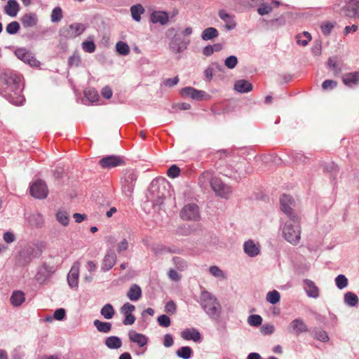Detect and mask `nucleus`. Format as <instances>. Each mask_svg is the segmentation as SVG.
<instances>
[{"mask_svg":"<svg viewBox=\"0 0 359 359\" xmlns=\"http://www.w3.org/2000/svg\"><path fill=\"white\" fill-rule=\"evenodd\" d=\"M20 77L14 73H4L0 76V87L4 90V95L15 105L22 104L25 100L21 95Z\"/></svg>","mask_w":359,"mask_h":359,"instance_id":"nucleus-1","label":"nucleus"},{"mask_svg":"<svg viewBox=\"0 0 359 359\" xmlns=\"http://www.w3.org/2000/svg\"><path fill=\"white\" fill-rule=\"evenodd\" d=\"M200 304L205 313L214 320L221 316L222 306L216 297L207 290H203L200 295Z\"/></svg>","mask_w":359,"mask_h":359,"instance_id":"nucleus-2","label":"nucleus"},{"mask_svg":"<svg viewBox=\"0 0 359 359\" xmlns=\"http://www.w3.org/2000/svg\"><path fill=\"white\" fill-rule=\"evenodd\" d=\"M46 248V244L42 241H37L25 247L19 253L18 262L20 266L28 265L33 259L39 257Z\"/></svg>","mask_w":359,"mask_h":359,"instance_id":"nucleus-3","label":"nucleus"},{"mask_svg":"<svg viewBox=\"0 0 359 359\" xmlns=\"http://www.w3.org/2000/svg\"><path fill=\"white\" fill-rule=\"evenodd\" d=\"M283 233L285 239L290 243L296 245L299 243L301 238V229L297 221V217L294 221L290 219L285 224L283 229Z\"/></svg>","mask_w":359,"mask_h":359,"instance_id":"nucleus-4","label":"nucleus"},{"mask_svg":"<svg viewBox=\"0 0 359 359\" xmlns=\"http://www.w3.org/2000/svg\"><path fill=\"white\" fill-rule=\"evenodd\" d=\"M210 186L215 194L223 198H229L232 193V188L218 177H215L210 181Z\"/></svg>","mask_w":359,"mask_h":359,"instance_id":"nucleus-5","label":"nucleus"},{"mask_svg":"<svg viewBox=\"0 0 359 359\" xmlns=\"http://www.w3.org/2000/svg\"><path fill=\"white\" fill-rule=\"evenodd\" d=\"M137 178V175L133 170L126 172L121 178L122 191L127 196L133 194Z\"/></svg>","mask_w":359,"mask_h":359,"instance_id":"nucleus-6","label":"nucleus"},{"mask_svg":"<svg viewBox=\"0 0 359 359\" xmlns=\"http://www.w3.org/2000/svg\"><path fill=\"white\" fill-rule=\"evenodd\" d=\"M189 43V39L175 34L169 43V49L175 54L180 53L187 48Z\"/></svg>","mask_w":359,"mask_h":359,"instance_id":"nucleus-7","label":"nucleus"},{"mask_svg":"<svg viewBox=\"0 0 359 359\" xmlns=\"http://www.w3.org/2000/svg\"><path fill=\"white\" fill-rule=\"evenodd\" d=\"M180 215L183 220L198 221L200 219L199 208L195 203L187 204L182 208Z\"/></svg>","mask_w":359,"mask_h":359,"instance_id":"nucleus-8","label":"nucleus"},{"mask_svg":"<svg viewBox=\"0 0 359 359\" xmlns=\"http://www.w3.org/2000/svg\"><path fill=\"white\" fill-rule=\"evenodd\" d=\"M30 194L36 198H46L48 194V189L46 182L41 180H38L34 182L30 187Z\"/></svg>","mask_w":359,"mask_h":359,"instance_id":"nucleus-9","label":"nucleus"},{"mask_svg":"<svg viewBox=\"0 0 359 359\" xmlns=\"http://www.w3.org/2000/svg\"><path fill=\"white\" fill-rule=\"evenodd\" d=\"M280 209L292 221L297 217L293 212L292 207L294 205V201L290 195L283 194L280 198Z\"/></svg>","mask_w":359,"mask_h":359,"instance_id":"nucleus-10","label":"nucleus"},{"mask_svg":"<svg viewBox=\"0 0 359 359\" xmlns=\"http://www.w3.org/2000/svg\"><path fill=\"white\" fill-rule=\"evenodd\" d=\"M86 29V26L83 23H73L67 27H64L61 30V34L67 38H75L80 36Z\"/></svg>","mask_w":359,"mask_h":359,"instance_id":"nucleus-11","label":"nucleus"},{"mask_svg":"<svg viewBox=\"0 0 359 359\" xmlns=\"http://www.w3.org/2000/svg\"><path fill=\"white\" fill-rule=\"evenodd\" d=\"M340 13L348 18H359V0H347Z\"/></svg>","mask_w":359,"mask_h":359,"instance_id":"nucleus-12","label":"nucleus"},{"mask_svg":"<svg viewBox=\"0 0 359 359\" xmlns=\"http://www.w3.org/2000/svg\"><path fill=\"white\" fill-rule=\"evenodd\" d=\"M99 164L103 168L110 169L123 165L124 161L120 156L111 155L101 158L99 161Z\"/></svg>","mask_w":359,"mask_h":359,"instance_id":"nucleus-13","label":"nucleus"},{"mask_svg":"<svg viewBox=\"0 0 359 359\" xmlns=\"http://www.w3.org/2000/svg\"><path fill=\"white\" fill-rule=\"evenodd\" d=\"M79 270H80V263L78 261L75 262L73 264V265L67 275L68 285L72 288H77L78 287Z\"/></svg>","mask_w":359,"mask_h":359,"instance_id":"nucleus-14","label":"nucleus"},{"mask_svg":"<svg viewBox=\"0 0 359 359\" xmlns=\"http://www.w3.org/2000/svg\"><path fill=\"white\" fill-rule=\"evenodd\" d=\"M288 330L290 332L294 333L297 336L301 333L309 331L307 325L302 318H295L292 320L288 326Z\"/></svg>","mask_w":359,"mask_h":359,"instance_id":"nucleus-15","label":"nucleus"},{"mask_svg":"<svg viewBox=\"0 0 359 359\" xmlns=\"http://www.w3.org/2000/svg\"><path fill=\"white\" fill-rule=\"evenodd\" d=\"M18 58L29 64L32 67H39L40 62L34 58L30 53L25 48H18L15 52Z\"/></svg>","mask_w":359,"mask_h":359,"instance_id":"nucleus-16","label":"nucleus"},{"mask_svg":"<svg viewBox=\"0 0 359 359\" xmlns=\"http://www.w3.org/2000/svg\"><path fill=\"white\" fill-rule=\"evenodd\" d=\"M180 93L182 96L189 97L195 100H202L207 95L205 91L192 87L183 88Z\"/></svg>","mask_w":359,"mask_h":359,"instance_id":"nucleus-17","label":"nucleus"},{"mask_svg":"<svg viewBox=\"0 0 359 359\" xmlns=\"http://www.w3.org/2000/svg\"><path fill=\"white\" fill-rule=\"evenodd\" d=\"M53 273V268L48 266L46 263H43L38 269L35 276L36 280L39 283H44Z\"/></svg>","mask_w":359,"mask_h":359,"instance_id":"nucleus-18","label":"nucleus"},{"mask_svg":"<svg viewBox=\"0 0 359 359\" xmlns=\"http://www.w3.org/2000/svg\"><path fill=\"white\" fill-rule=\"evenodd\" d=\"M116 262V255L111 249L107 251L106 255L102 263V270L103 271H109Z\"/></svg>","mask_w":359,"mask_h":359,"instance_id":"nucleus-19","label":"nucleus"},{"mask_svg":"<svg viewBox=\"0 0 359 359\" xmlns=\"http://www.w3.org/2000/svg\"><path fill=\"white\" fill-rule=\"evenodd\" d=\"M20 22L24 28H31L38 24L39 19L36 13L29 12L21 16Z\"/></svg>","mask_w":359,"mask_h":359,"instance_id":"nucleus-20","label":"nucleus"},{"mask_svg":"<svg viewBox=\"0 0 359 359\" xmlns=\"http://www.w3.org/2000/svg\"><path fill=\"white\" fill-rule=\"evenodd\" d=\"M128 337L132 342L136 343L140 348L145 346L148 343V338L145 335L134 330L128 332Z\"/></svg>","mask_w":359,"mask_h":359,"instance_id":"nucleus-21","label":"nucleus"},{"mask_svg":"<svg viewBox=\"0 0 359 359\" xmlns=\"http://www.w3.org/2000/svg\"><path fill=\"white\" fill-rule=\"evenodd\" d=\"M343 83L348 87L352 88L359 84V72L346 73L342 76Z\"/></svg>","mask_w":359,"mask_h":359,"instance_id":"nucleus-22","label":"nucleus"},{"mask_svg":"<svg viewBox=\"0 0 359 359\" xmlns=\"http://www.w3.org/2000/svg\"><path fill=\"white\" fill-rule=\"evenodd\" d=\"M218 15L219 18L224 22L225 27L228 30H232L236 27V23L233 15L227 13L224 10L219 11Z\"/></svg>","mask_w":359,"mask_h":359,"instance_id":"nucleus-23","label":"nucleus"},{"mask_svg":"<svg viewBox=\"0 0 359 359\" xmlns=\"http://www.w3.org/2000/svg\"><path fill=\"white\" fill-rule=\"evenodd\" d=\"M20 11V5L16 0H8L4 6V12L10 17H15Z\"/></svg>","mask_w":359,"mask_h":359,"instance_id":"nucleus-24","label":"nucleus"},{"mask_svg":"<svg viewBox=\"0 0 359 359\" xmlns=\"http://www.w3.org/2000/svg\"><path fill=\"white\" fill-rule=\"evenodd\" d=\"M181 337L185 340H193L198 342L201 339L200 332L195 328H187L181 332Z\"/></svg>","mask_w":359,"mask_h":359,"instance_id":"nucleus-25","label":"nucleus"},{"mask_svg":"<svg viewBox=\"0 0 359 359\" xmlns=\"http://www.w3.org/2000/svg\"><path fill=\"white\" fill-rule=\"evenodd\" d=\"M304 290L309 297L317 298L319 296V290L313 281L309 279H305L304 280Z\"/></svg>","mask_w":359,"mask_h":359,"instance_id":"nucleus-26","label":"nucleus"},{"mask_svg":"<svg viewBox=\"0 0 359 359\" xmlns=\"http://www.w3.org/2000/svg\"><path fill=\"white\" fill-rule=\"evenodd\" d=\"M142 289L137 284H133L127 292V297L133 302L138 301L142 297Z\"/></svg>","mask_w":359,"mask_h":359,"instance_id":"nucleus-27","label":"nucleus"},{"mask_svg":"<svg viewBox=\"0 0 359 359\" xmlns=\"http://www.w3.org/2000/svg\"><path fill=\"white\" fill-rule=\"evenodd\" d=\"M244 252L250 257H255L259 255L260 250L253 241L249 240L243 245Z\"/></svg>","mask_w":359,"mask_h":359,"instance_id":"nucleus-28","label":"nucleus"},{"mask_svg":"<svg viewBox=\"0 0 359 359\" xmlns=\"http://www.w3.org/2000/svg\"><path fill=\"white\" fill-rule=\"evenodd\" d=\"M234 90L241 93H248L252 90V85L246 80H238L234 83Z\"/></svg>","mask_w":359,"mask_h":359,"instance_id":"nucleus-29","label":"nucleus"},{"mask_svg":"<svg viewBox=\"0 0 359 359\" xmlns=\"http://www.w3.org/2000/svg\"><path fill=\"white\" fill-rule=\"evenodd\" d=\"M25 300V293L20 290L13 291L10 298L11 303L13 306H20Z\"/></svg>","mask_w":359,"mask_h":359,"instance_id":"nucleus-30","label":"nucleus"},{"mask_svg":"<svg viewBox=\"0 0 359 359\" xmlns=\"http://www.w3.org/2000/svg\"><path fill=\"white\" fill-rule=\"evenodd\" d=\"M151 20L153 23L165 25L168 21V15L163 11H155L151 15Z\"/></svg>","mask_w":359,"mask_h":359,"instance_id":"nucleus-31","label":"nucleus"},{"mask_svg":"<svg viewBox=\"0 0 359 359\" xmlns=\"http://www.w3.org/2000/svg\"><path fill=\"white\" fill-rule=\"evenodd\" d=\"M104 344L110 349H118L121 347V339L116 336H110L105 339Z\"/></svg>","mask_w":359,"mask_h":359,"instance_id":"nucleus-32","label":"nucleus"},{"mask_svg":"<svg viewBox=\"0 0 359 359\" xmlns=\"http://www.w3.org/2000/svg\"><path fill=\"white\" fill-rule=\"evenodd\" d=\"M214 178L211 171H205L198 177V184L201 187L206 189L208 185L210 184V181Z\"/></svg>","mask_w":359,"mask_h":359,"instance_id":"nucleus-33","label":"nucleus"},{"mask_svg":"<svg viewBox=\"0 0 359 359\" xmlns=\"http://www.w3.org/2000/svg\"><path fill=\"white\" fill-rule=\"evenodd\" d=\"M27 219L32 226L40 227L43 224V216L39 213H33L27 217Z\"/></svg>","mask_w":359,"mask_h":359,"instance_id":"nucleus-34","label":"nucleus"},{"mask_svg":"<svg viewBox=\"0 0 359 359\" xmlns=\"http://www.w3.org/2000/svg\"><path fill=\"white\" fill-rule=\"evenodd\" d=\"M219 36V32L216 28L208 27L205 29L201 34V38L204 41L213 39Z\"/></svg>","mask_w":359,"mask_h":359,"instance_id":"nucleus-35","label":"nucleus"},{"mask_svg":"<svg viewBox=\"0 0 359 359\" xmlns=\"http://www.w3.org/2000/svg\"><path fill=\"white\" fill-rule=\"evenodd\" d=\"M130 13L133 20L140 22L141 20V15L144 13V8L141 4H135L130 7Z\"/></svg>","mask_w":359,"mask_h":359,"instance_id":"nucleus-36","label":"nucleus"},{"mask_svg":"<svg viewBox=\"0 0 359 359\" xmlns=\"http://www.w3.org/2000/svg\"><path fill=\"white\" fill-rule=\"evenodd\" d=\"M94 326L100 332L108 333L111 330V323L109 322H102L99 320H95L93 321Z\"/></svg>","mask_w":359,"mask_h":359,"instance_id":"nucleus-37","label":"nucleus"},{"mask_svg":"<svg viewBox=\"0 0 359 359\" xmlns=\"http://www.w3.org/2000/svg\"><path fill=\"white\" fill-rule=\"evenodd\" d=\"M311 335L313 338L323 341L327 342L329 341V337L327 332L321 329L313 328L311 331Z\"/></svg>","mask_w":359,"mask_h":359,"instance_id":"nucleus-38","label":"nucleus"},{"mask_svg":"<svg viewBox=\"0 0 359 359\" xmlns=\"http://www.w3.org/2000/svg\"><path fill=\"white\" fill-rule=\"evenodd\" d=\"M100 313L105 319L109 320L114 317L115 311L111 304H107L101 309Z\"/></svg>","mask_w":359,"mask_h":359,"instance_id":"nucleus-39","label":"nucleus"},{"mask_svg":"<svg viewBox=\"0 0 359 359\" xmlns=\"http://www.w3.org/2000/svg\"><path fill=\"white\" fill-rule=\"evenodd\" d=\"M327 66L334 72V75L339 74L342 70L336 57H330L327 60Z\"/></svg>","mask_w":359,"mask_h":359,"instance_id":"nucleus-40","label":"nucleus"},{"mask_svg":"<svg viewBox=\"0 0 359 359\" xmlns=\"http://www.w3.org/2000/svg\"><path fill=\"white\" fill-rule=\"evenodd\" d=\"M344 302L350 306H355L358 303V297L355 293L348 292L344 294Z\"/></svg>","mask_w":359,"mask_h":359,"instance_id":"nucleus-41","label":"nucleus"},{"mask_svg":"<svg viewBox=\"0 0 359 359\" xmlns=\"http://www.w3.org/2000/svg\"><path fill=\"white\" fill-rule=\"evenodd\" d=\"M177 355L182 359H189L192 354V349L189 346H182L177 352Z\"/></svg>","mask_w":359,"mask_h":359,"instance_id":"nucleus-42","label":"nucleus"},{"mask_svg":"<svg viewBox=\"0 0 359 359\" xmlns=\"http://www.w3.org/2000/svg\"><path fill=\"white\" fill-rule=\"evenodd\" d=\"M116 50L121 55H128L130 51L129 46L121 41L116 43Z\"/></svg>","mask_w":359,"mask_h":359,"instance_id":"nucleus-43","label":"nucleus"},{"mask_svg":"<svg viewBox=\"0 0 359 359\" xmlns=\"http://www.w3.org/2000/svg\"><path fill=\"white\" fill-rule=\"evenodd\" d=\"M323 169L325 172L330 174L331 177H335L338 172V166L334 162L326 163L323 165Z\"/></svg>","mask_w":359,"mask_h":359,"instance_id":"nucleus-44","label":"nucleus"},{"mask_svg":"<svg viewBox=\"0 0 359 359\" xmlns=\"http://www.w3.org/2000/svg\"><path fill=\"white\" fill-rule=\"evenodd\" d=\"M172 262L176 269L180 271H183L187 269L188 264L187 262L181 257H174L172 258Z\"/></svg>","mask_w":359,"mask_h":359,"instance_id":"nucleus-45","label":"nucleus"},{"mask_svg":"<svg viewBox=\"0 0 359 359\" xmlns=\"http://www.w3.org/2000/svg\"><path fill=\"white\" fill-rule=\"evenodd\" d=\"M84 94L85 97L91 102L97 101L100 97L97 91L94 88L86 89Z\"/></svg>","mask_w":359,"mask_h":359,"instance_id":"nucleus-46","label":"nucleus"},{"mask_svg":"<svg viewBox=\"0 0 359 359\" xmlns=\"http://www.w3.org/2000/svg\"><path fill=\"white\" fill-rule=\"evenodd\" d=\"M311 40V36L308 32H304L302 35L297 36V43L303 46H306Z\"/></svg>","mask_w":359,"mask_h":359,"instance_id":"nucleus-47","label":"nucleus"},{"mask_svg":"<svg viewBox=\"0 0 359 359\" xmlns=\"http://www.w3.org/2000/svg\"><path fill=\"white\" fill-rule=\"evenodd\" d=\"M280 295L277 290L269 292L266 294V300L271 304H276L280 302Z\"/></svg>","mask_w":359,"mask_h":359,"instance_id":"nucleus-48","label":"nucleus"},{"mask_svg":"<svg viewBox=\"0 0 359 359\" xmlns=\"http://www.w3.org/2000/svg\"><path fill=\"white\" fill-rule=\"evenodd\" d=\"M348 283L347 278L343 274L338 275L335 278L336 285L339 290H342L347 287Z\"/></svg>","mask_w":359,"mask_h":359,"instance_id":"nucleus-49","label":"nucleus"},{"mask_svg":"<svg viewBox=\"0 0 359 359\" xmlns=\"http://www.w3.org/2000/svg\"><path fill=\"white\" fill-rule=\"evenodd\" d=\"M20 29V26L18 22L13 21L7 25L6 31L9 34H15L18 32Z\"/></svg>","mask_w":359,"mask_h":359,"instance_id":"nucleus-50","label":"nucleus"},{"mask_svg":"<svg viewBox=\"0 0 359 359\" xmlns=\"http://www.w3.org/2000/svg\"><path fill=\"white\" fill-rule=\"evenodd\" d=\"M209 271L211 273V275L216 278H219L223 280L226 278L225 273L217 266H210L209 269Z\"/></svg>","mask_w":359,"mask_h":359,"instance_id":"nucleus-51","label":"nucleus"},{"mask_svg":"<svg viewBox=\"0 0 359 359\" xmlns=\"http://www.w3.org/2000/svg\"><path fill=\"white\" fill-rule=\"evenodd\" d=\"M62 11L60 7H55L51 13L50 18L53 22H58L62 19Z\"/></svg>","mask_w":359,"mask_h":359,"instance_id":"nucleus-52","label":"nucleus"},{"mask_svg":"<svg viewBox=\"0 0 359 359\" xmlns=\"http://www.w3.org/2000/svg\"><path fill=\"white\" fill-rule=\"evenodd\" d=\"M248 323L253 327H258L262 325V318L259 315H250L248 318Z\"/></svg>","mask_w":359,"mask_h":359,"instance_id":"nucleus-53","label":"nucleus"},{"mask_svg":"<svg viewBox=\"0 0 359 359\" xmlns=\"http://www.w3.org/2000/svg\"><path fill=\"white\" fill-rule=\"evenodd\" d=\"M275 331V327L271 323H264L260 327V332L264 335H271Z\"/></svg>","mask_w":359,"mask_h":359,"instance_id":"nucleus-54","label":"nucleus"},{"mask_svg":"<svg viewBox=\"0 0 359 359\" xmlns=\"http://www.w3.org/2000/svg\"><path fill=\"white\" fill-rule=\"evenodd\" d=\"M57 220L63 226H67L69 224L68 214L65 211H59L56 214Z\"/></svg>","mask_w":359,"mask_h":359,"instance_id":"nucleus-55","label":"nucleus"},{"mask_svg":"<svg viewBox=\"0 0 359 359\" xmlns=\"http://www.w3.org/2000/svg\"><path fill=\"white\" fill-rule=\"evenodd\" d=\"M135 307L134 305L129 302L125 303L121 307V313L124 315H130L133 314L132 313L135 311Z\"/></svg>","mask_w":359,"mask_h":359,"instance_id":"nucleus-56","label":"nucleus"},{"mask_svg":"<svg viewBox=\"0 0 359 359\" xmlns=\"http://www.w3.org/2000/svg\"><path fill=\"white\" fill-rule=\"evenodd\" d=\"M238 64V59L235 55H230L224 60V65L229 69H233Z\"/></svg>","mask_w":359,"mask_h":359,"instance_id":"nucleus-57","label":"nucleus"},{"mask_svg":"<svg viewBox=\"0 0 359 359\" xmlns=\"http://www.w3.org/2000/svg\"><path fill=\"white\" fill-rule=\"evenodd\" d=\"M83 50L88 53H92L95 50V45L93 41H86L81 44Z\"/></svg>","mask_w":359,"mask_h":359,"instance_id":"nucleus-58","label":"nucleus"},{"mask_svg":"<svg viewBox=\"0 0 359 359\" xmlns=\"http://www.w3.org/2000/svg\"><path fill=\"white\" fill-rule=\"evenodd\" d=\"M213 67H215L217 69L221 70L220 66L217 62L212 63L211 66L208 67L205 69L204 74L208 80L210 81L213 76Z\"/></svg>","mask_w":359,"mask_h":359,"instance_id":"nucleus-59","label":"nucleus"},{"mask_svg":"<svg viewBox=\"0 0 359 359\" xmlns=\"http://www.w3.org/2000/svg\"><path fill=\"white\" fill-rule=\"evenodd\" d=\"M167 175L170 178H175L180 175V169L176 165H172L168 170Z\"/></svg>","mask_w":359,"mask_h":359,"instance_id":"nucleus-60","label":"nucleus"},{"mask_svg":"<svg viewBox=\"0 0 359 359\" xmlns=\"http://www.w3.org/2000/svg\"><path fill=\"white\" fill-rule=\"evenodd\" d=\"M157 321L158 325L163 327H168L170 325V318L167 315L159 316Z\"/></svg>","mask_w":359,"mask_h":359,"instance_id":"nucleus-61","label":"nucleus"},{"mask_svg":"<svg viewBox=\"0 0 359 359\" xmlns=\"http://www.w3.org/2000/svg\"><path fill=\"white\" fill-rule=\"evenodd\" d=\"M337 85V83L333 80H325L322 83V88L323 90H332L335 88Z\"/></svg>","mask_w":359,"mask_h":359,"instance_id":"nucleus-62","label":"nucleus"},{"mask_svg":"<svg viewBox=\"0 0 359 359\" xmlns=\"http://www.w3.org/2000/svg\"><path fill=\"white\" fill-rule=\"evenodd\" d=\"M168 277L173 281L177 282L181 279V275L175 269H170L168 273Z\"/></svg>","mask_w":359,"mask_h":359,"instance_id":"nucleus-63","label":"nucleus"},{"mask_svg":"<svg viewBox=\"0 0 359 359\" xmlns=\"http://www.w3.org/2000/svg\"><path fill=\"white\" fill-rule=\"evenodd\" d=\"M165 311L166 313L173 314L176 311V305L173 301H169L165 306Z\"/></svg>","mask_w":359,"mask_h":359,"instance_id":"nucleus-64","label":"nucleus"}]
</instances>
